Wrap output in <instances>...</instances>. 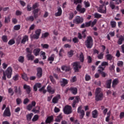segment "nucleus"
Instances as JSON below:
<instances>
[{
  "mask_svg": "<svg viewBox=\"0 0 124 124\" xmlns=\"http://www.w3.org/2000/svg\"><path fill=\"white\" fill-rule=\"evenodd\" d=\"M1 71L3 73L2 80H4V81L6 80V76L7 78H8L9 79H10V78H11L13 71L12 67H8L5 72L4 71V70H1Z\"/></svg>",
  "mask_w": 124,
  "mask_h": 124,
  "instance_id": "f257e3e1",
  "label": "nucleus"
},
{
  "mask_svg": "<svg viewBox=\"0 0 124 124\" xmlns=\"http://www.w3.org/2000/svg\"><path fill=\"white\" fill-rule=\"evenodd\" d=\"M95 95L96 101H100L103 99V93L101 92V89L99 88L96 89Z\"/></svg>",
  "mask_w": 124,
  "mask_h": 124,
  "instance_id": "f03ea898",
  "label": "nucleus"
},
{
  "mask_svg": "<svg viewBox=\"0 0 124 124\" xmlns=\"http://www.w3.org/2000/svg\"><path fill=\"white\" fill-rule=\"evenodd\" d=\"M97 23V20L96 19H94L93 21L92 22V21H89L88 22H85V23H83L80 26V29H84V28H89V27H91V28H93L94 25Z\"/></svg>",
  "mask_w": 124,
  "mask_h": 124,
  "instance_id": "7ed1b4c3",
  "label": "nucleus"
},
{
  "mask_svg": "<svg viewBox=\"0 0 124 124\" xmlns=\"http://www.w3.org/2000/svg\"><path fill=\"white\" fill-rule=\"evenodd\" d=\"M85 44L87 48H88L89 49H91L93 47V40L92 36H89L87 37L86 41L85 42Z\"/></svg>",
  "mask_w": 124,
  "mask_h": 124,
  "instance_id": "20e7f679",
  "label": "nucleus"
},
{
  "mask_svg": "<svg viewBox=\"0 0 124 124\" xmlns=\"http://www.w3.org/2000/svg\"><path fill=\"white\" fill-rule=\"evenodd\" d=\"M72 65H73L75 72H79V69H81V68H82V66L80 65V62H73L72 63Z\"/></svg>",
  "mask_w": 124,
  "mask_h": 124,
  "instance_id": "39448f33",
  "label": "nucleus"
},
{
  "mask_svg": "<svg viewBox=\"0 0 124 124\" xmlns=\"http://www.w3.org/2000/svg\"><path fill=\"white\" fill-rule=\"evenodd\" d=\"M84 22V18L83 17H81L79 16H77L73 20L74 24L79 25V24H82Z\"/></svg>",
  "mask_w": 124,
  "mask_h": 124,
  "instance_id": "423d86ee",
  "label": "nucleus"
},
{
  "mask_svg": "<svg viewBox=\"0 0 124 124\" xmlns=\"http://www.w3.org/2000/svg\"><path fill=\"white\" fill-rule=\"evenodd\" d=\"M26 50L27 53H28L27 55V58L28 61H33V60H34V56L31 55L32 52L31 51V50H30V48H26Z\"/></svg>",
  "mask_w": 124,
  "mask_h": 124,
  "instance_id": "0eeeda50",
  "label": "nucleus"
},
{
  "mask_svg": "<svg viewBox=\"0 0 124 124\" xmlns=\"http://www.w3.org/2000/svg\"><path fill=\"white\" fill-rule=\"evenodd\" d=\"M106 6L104 4L100 5L99 7L97 9L98 12L102 13L103 14H106Z\"/></svg>",
  "mask_w": 124,
  "mask_h": 124,
  "instance_id": "6e6552de",
  "label": "nucleus"
},
{
  "mask_svg": "<svg viewBox=\"0 0 124 124\" xmlns=\"http://www.w3.org/2000/svg\"><path fill=\"white\" fill-rule=\"evenodd\" d=\"M72 108L70 106H66L63 108V112L66 115H69L72 113Z\"/></svg>",
  "mask_w": 124,
  "mask_h": 124,
  "instance_id": "1a4fd4ad",
  "label": "nucleus"
},
{
  "mask_svg": "<svg viewBox=\"0 0 124 124\" xmlns=\"http://www.w3.org/2000/svg\"><path fill=\"white\" fill-rule=\"evenodd\" d=\"M35 33L32 35L31 38L33 39H38L39 36H40V34L41 33V29H37L35 31Z\"/></svg>",
  "mask_w": 124,
  "mask_h": 124,
  "instance_id": "9d476101",
  "label": "nucleus"
},
{
  "mask_svg": "<svg viewBox=\"0 0 124 124\" xmlns=\"http://www.w3.org/2000/svg\"><path fill=\"white\" fill-rule=\"evenodd\" d=\"M109 63L107 62L103 61L101 65H99L98 68V69H101V70H105V67L108 66Z\"/></svg>",
  "mask_w": 124,
  "mask_h": 124,
  "instance_id": "9b49d317",
  "label": "nucleus"
},
{
  "mask_svg": "<svg viewBox=\"0 0 124 124\" xmlns=\"http://www.w3.org/2000/svg\"><path fill=\"white\" fill-rule=\"evenodd\" d=\"M76 10L82 14H84L86 12V9L85 8H82V5L80 4L77 5Z\"/></svg>",
  "mask_w": 124,
  "mask_h": 124,
  "instance_id": "f8f14e48",
  "label": "nucleus"
},
{
  "mask_svg": "<svg viewBox=\"0 0 124 124\" xmlns=\"http://www.w3.org/2000/svg\"><path fill=\"white\" fill-rule=\"evenodd\" d=\"M23 89L26 91V93H27V94H30L31 92V87L30 85L24 84Z\"/></svg>",
  "mask_w": 124,
  "mask_h": 124,
  "instance_id": "ddd939ff",
  "label": "nucleus"
},
{
  "mask_svg": "<svg viewBox=\"0 0 124 124\" xmlns=\"http://www.w3.org/2000/svg\"><path fill=\"white\" fill-rule=\"evenodd\" d=\"M10 116H11L10 109L7 107L3 113V117H10Z\"/></svg>",
  "mask_w": 124,
  "mask_h": 124,
  "instance_id": "4468645a",
  "label": "nucleus"
},
{
  "mask_svg": "<svg viewBox=\"0 0 124 124\" xmlns=\"http://www.w3.org/2000/svg\"><path fill=\"white\" fill-rule=\"evenodd\" d=\"M46 90L50 94H54L55 93V89H53L52 88V87L50 85H48L46 88Z\"/></svg>",
  "mask_w": 124,
  "mask_h": 124,
  "instance_id": "2eb2a0df",
  "label": "nucleus"
},
{
  "mask_svg": "<svg viewBox=\"0 0 124 124\" xmlns=\"http://www.w3.org/2000/svg\"><path fill=\"white\" fill-rule=\"evenodd\" d=\"M58 12L55 14V17H60L62 14V10L61 7H58L57 8Z\"/></svg>",
  "mask_w": 124,
  "mask_h": 124,
  "instance_id": "dca6fc26",
  "label": "nucleus"
},
{
  "mask_svg": "<svg viewBox=\"0 0 124 124\" xmlns=\"http://www.w3.org/2000/svg\"><path fill=\"white\" fill-rule=\"evenodd\" d=\"M79 99H80V97H79V96H76L75 97V99L73 100V103L72 104V106L73 108H75L76 104L79 103Z\"/></svg>",
  "mask_w": 124,
  "mask_h": 124,
  "instance_id": "f3484780",
  "label": "nucleus"
},
{
  "mask_svg": "<svg viewBox=\"0 0 124 124\" xmlns=\"http://www.w3.org/2000/svg\"><path fill=\"white\" fill-rule=\"evenodd\" d=\"M59 99H61V95L57 94L56 96L53 98L52 103H54V104H56V103H58V102H59Z\"/></svg>",
  "mask_w": 124,
  "mask_h": 124,
  "instance_id": "a211bd4d",
  "label": "nucleus"
},
{
  "mask_svg": "<svg viewBox=\"0 0 124 124\" xmlns=\"http://www.w3.org/2000/svg\"><path fill=\"white\" fill-rule=\"evenodd\" d=\"M69 91L71 92L74 95L77 94V93H78V89H77V88L76 87H71L69 89Z\"/></svg>",
  "mask_w": 124,
  "mask_h": 124,
  "instance_id": "6ab92c4d",
  "label": "nucleus"
},
{
  "mask_svg": "<svg viewBox=\"0 0 124 124\" xmlns=\"http://www.w3.org/2000/svg\"><path fill=\"white\" fill-rule=\"evenodd\" d=\"M55 54H52L48 58L47 61L49 62V63H50V64H52L53 62L55 61Z\"/></svg>",
  "mask_w": 124,
  "mask_h": 124,
  "instance_id": "aec40b11",
  "label": "nucleus"
},
{
  "mask_svg": "<svg viewBox=\"0 0 124 124\" xmlns=\"http://www.w3.org/2000/svg\"><path fill=\"white\" fill-rule=\"evenodd\" d=\"M37 76V78L39 79V78H41L42 77V68H38L37 69V73L36 74Z\"/></svg>",
  "mask_w": 124,
  "mask_h": 124,
  "instance_id": "412c9836",
  "label": "nucleus"
},
{
  "mask_svg": "<svg viewBox=\"0 0 124 124\" xmlns=\"http://www.w3.org/2000/svg\"><path fill=\"white\" fill-rule=\"evenodd\" d=\"M54 121V117L53 116H48L46 120V124H51Z\"/></svg>",
  "mask_w": 124,
  "mask_h": 124,
  "instance_id": "4be33fe9",
  "label": "nucleus"
},
{
  "mask_svg": "<svg viewBox=\"0 0 124 124\" xmlns=\"http://www.w3.org/2000/svg\"><path fill=\"white\" fill-rule=\"evenodd\" d=\"M27 41H29V36L26 35L23 37L21 43L22 44H26Z\"/></svg>",
  "mask_w": 124,
  "mask_h": 124,
  "instance_id": "5701e85b",
  "label": "nucleus"
},
{
  "mask_svg": "<svg viewBox=\"0 0 124 124\" xmlns=\"http://www.w3.org/2000/svg\"><path fill=\"white\" fill-rule=\"evenodd\" d=\"M92 117L93 119H96L98 117V111L95 109L92 111Z\"/></svg>",
  "mask_w": 124,
  "mask_h": 124,
  "instance_id": "b1692460",
  "label": "nucleus"
},
{
  "mask_svg": "<svg viewBox=\"0 0 124 124\" xmlns=\"http://www.w3.org/2000/svg\"><path fill=\"white\" fill-rule=\"evenodd\" d=\"M124 36H123V35H120L119 37V39L118 41V44L119 45H122V44H123V42H124Z\"/></svg>",
  "mask_w": 124,
  "mask_h": 124,
  "instance_id": "393cba45",
  "label": "nucleus"
},
{
  "mask_svg": "<svg viewBox=\"0 0 124 124\" xmlns=\"http://www.w3.org/2000/svg\"><path fill=\"white\" fill-rule=\"evenodd\" d=\"M33 53L35 56V57H37V56H39V53H40V48H35L33 50Z\"/></svg>",
  "mask_w": 124,
  "mask_h": 124,
  "instance_id": "a878e982",
  "label": "nucleus"
},
{
  "mask_svg": "<svg viewBox=\"0 0 124 124\" xmlns=\"http://www.w3.org/2000/svg\"><path fill=\"white\" fill-rule=\"evenodd\" d=\"M112 83V79H110L106 81V88L107 89H111V84Z\"/></svg>",
  "mask_w": 124,
  "mask_h": 124,
  "instance_id": "bb28decb",
  "label": "nucleus"
},
{
  "mask_svg": "<svg viewBox=\"0 0 124 124\" xmlns=\"http://www.w3.org/2000/svg\"><path fill=\"white\" fill-rule=\"evenodd\" d=\"M62 87H64L65 85H67L68 84V81L67 79L62 78V81H61Z\"/></svg>",
  "mask_w": 124,
  "mask_h": 124,
  "instance_id": "cd10ccee",
  "label": "nucleus"
},
{
  "mask_svg": "<svg viewBox=\"0 0 124 124\" xmlns=\"http://www.w3.org/2000/svg\"><path fill=\"white\" fill-rule=\"evenodd\" d=\"M119 83V79L118 78H116L115 79L112 81V88H115V87Z\"/></svg>",
  "mask_w": 124,
  "mask_h": 124,
  "instance_id": "c85d7f7f",
  "label": "nucleus"
},
{
  "mask_svg": "<svg viewBox=\"0 0 124 124\" xmlns=\"http://www.w3.org/2000/svg\"><path fill=\"white\" fill-rule=\"evenodd\" d=\"M33 116V113H31L27 114L26 116L27 121H28V122H30V121H31V119Z\"/></svg>",
  "mask_w": 124,
  "mask_h": 124,
  "instance_id": "c756f323",
  "label": "nucleus"
},
{
  "mask_svg": "<svg viewBox=\"0 0 124 124\" xmlns=\"http://www.w3.org/2000/svg\"><path fill=\"white\" fill-rule=\"evenodd\" d=\"M37 88H41V83H36L33 86V90L34 92H37Z\"/></svg>",
  "mask_w": 124,
  "mask_h": 124,
  "instance_id": "7c9ffc66",
  "label": "nucleus"
},
{
  "mask_svg": "<svg viewBox=\"0 0 124 124\" xmlns=\"http://www.w3.org/2000/svg\"><path fill=\"white\" fill-rule=\"evenodd\" d=\"M79 61L81 62H84V61H85L84 54L82 52H81L79 55Z\"/></svg>",
  "mask_w": 124,
  "mask_h": 124,
  "instance_id": "2f4dec72",
  "label": "nucleus"
},
{
  "mask_svg": "<svg viewBox=\"0 0 124 124\" xmlns=\"http://www.w3.org/2000/svg\"><path fill=\"white\" fill-rule=\"evenodd\" d=\"M62 114H60L56 118L55 122H57V123H61V121L62 120Z\"/></svg>",
  "mask_w": 124,
  "mask_h": 124,
  "instance_id": "473e14b6",
  "label": "nucleus"
},
{
  "mask_svg": "<svg viewBox=\"0 0 124 124\" xmlns=\"http://www.w3.org/2000/svg\"><path fill=\"white\" fill-rule=\"evenodd\" d=\"M62 69L63 71H65L66 72H68V71H70V67H69V66H62Z\"/></svg>",
  "mask_w": 124,
  "mask_h": 124,
  "instance_id": "72a5a7b5",
  "label": "nucleus"
},
{
  "mask_svg": "<svg viewBox=\"0 0 124 124\" xmlns=\"http://www.w3.org/2000/svg\"><path fill=\"white\" fill-rule=\"evenodd\" d=\"M26 21H31V22H33L34 21V17L32 16H31L29 17H27L25 18Z\"/></svg>",
  "mask_w": 124,
  "mask_h": 124,
  "instance_id": "f704fd0d",
  "label": "nucleus"
},
{
  "mask_svg": "<svg viewBox=\"0 0 124 124\" xmlns=\"http://www.w3.org/2000/svg\"><path fill=\"white\" fill-rule=\"evenodd\" d=\"M18 61L21 63H23L25 62V57L24 56H20L18 59Z\"/></svg>",
  "mask_w": 124,
  "mask_h": 124,
  "instance_id": "c9c22d12",
  "label": "nucleus"
},
{
  "mask_svg": "<svg viewBox=\"0 0 124 124\" xmlns=\"http://www.w3.org/2000/svg\"><path fill=\"white\" fill-rule=\"evenodd\" d=\"M106 58L108 61H112L113 56H112V54H108L106 55Z\"/></svg>",
  "mask_w": 124,
  "mask_h": 124,
  "instance_id": "e433bc0d",
  "label": "nucleus"
},
{
  "mask_svg": "<svg viewBox=\"0 0 124 124\" xmlns=\"http://www.w3.org/2000/svg\"><path fill=\"white\" fill-rule=\"evenodd\" d=\"M22 79L25 80V81H29V78L28 77V76L27 75V74L25 73H24L22 75Z\"/></svg>",
  "mask_w": 124,
  "mask_h": 124,
  "instance_id": "4c0bfd02",
  "label": "nucleus"
},
{
  "mask_svg": "<svg viewBox=\"0 0 124 124\" xmlns=\"http://www.w3.org/2000/svg\"><path fill=\"white\" fill-rule=\"evenodd\" d=\"M87 60L88 63H92L93 62V58L91 56H87Z\"/></svg>",
  "mask_w": 124,
  "mask_h": 124,
  "instance_id": "58836bf2",
  "label": "nucleus"
},
{
  "mask_svg": "<svg viewBox=\"0 0 124 124\" xmlns=\"http://www.w3.org/2000/svg\"><path fill=\"white\" fill-rule=\"evenodd\" d=\"M103 71L104 70H101V69H98V72L101 74L102 77H106V74L105 72H103Z\"/></svg>",
  "mask_w": 124,
  "mask_h": 124,
  "instance_id": "ea45409f",
  "label": "nucleus"
},
{
  "mask_svg": "<svg viewBox=\"0 0 124 124\" xmlns=\"http://www.w3.org/2000/svg\"><path fill=\"white\" fill-rule=\"evenodd\" d=\"M1 39L3 42H5V43L8 41V39L7 38V36L6 35H3L1 37Z\"/></svg>",
  "mask_w": 124,
  "mask_h": 124,
  "instance_id": "a19ab883",
  "label": "nucleus"
},
{
  "mask_svg": "<svg viewBox=\"0 0 124 124\" xmlns=\"http://www.w3.org/2000/svg\"><path fill=\"white\" fill-rule=\"evenodd\" d=\"M4 23L5 24H8L10 23V16H8L7 17H5Z\"/></svg>",
  "mask_w": 124,
  "mask_h": 124,
  "instance_id": "79ce46f5",
  "label": "nucleus"
},
{
  "mask_svg": "<svg viewBox=\"0 0 124 124\" xmlns=\"http://www.w3.org/2000/svg\"><path fill=\"white\" fill-rule=\"evenodd\" d=\"M8 44L11 46L14 45V44H15V40L14 39L10 40L8 43Z\"/></svg>",
  "mask_w": 124,
  "mask_h": 124,
  "instance_id": "37998d69",
  "label": "nucleus"
},
{
  "mask_svg": "<svg viewBox=\"0 0 124 124\" xmlns=\"http://www.w3.org/2000/svg\"><path fill=\"white\" fill-rule=\"evenodd\" d=\"M41 56L43 57V60H46L47 59V57H46V53L45 52L41 51Z\"/></svg>",
  "mask_w": 124,
  "mask_h": 124,
  "instance_id": "c03bdc74",
  "label": "nucleus"
},
{
  "mask_svg": "<svg viewBox=\"0 0 124 124\" xmlns=\"http://www.w3.org/2000/svg\"><path fill=\"white\" fill-rule=\"evenodd\" d=\"M73 55H74V51H73V50H71L69 52H68V56L69 58H71V57H72Z\"/></svg>",
  "mask_w": 124,
  "mask_h": 124,
  "instance_id": "a18cd8bd",
  "label": "nucleus"
},
{
  "mask_svg": "<svg viewBox=\"0 0 124 124\" xmlns=\"http://www.w3.org/2000/svg\"><path fill=\"white\" fill-rule=\"evenodd\" d=\"M8 92L9 93H10L11 96H12L14 95V91H13V89L10 88L8 89Z\"/></svg>",
  "mask_w": 124,
  "mask_h": 124,
  "instance_id": "49530a36",
  "label": "nucleus"
},
{
  "mask_svg": "<svg viewBox=\"0 0 124 124\" xmlns=\"http://www.w3.org/2000/svg\"><path fill=\"white\" fill-rule=\"evenodd\" d=\"M78 114H80V120H82L84 118V116H85V111L84 110H82L81 112L78 113Z\"/></svg>",
  "mask_w": 124,
  "mask_h": 124,
  "instance_id": "de8ad7c7",
  "label": "nucleus"
},
{
  "mask_svg": "<svg viewBox=\"0 0 124 124\" xmlns=\"http://www.w3.org/2000/svg\"><path fill=\"white\" fill-rule=\"evenodd\" d=\"M49 78H50V80L51 83H52V84L55 85V84H56V80L54 78V77H53L52 76H50Z\"/></svg>",
  "mask_w": 124,
  "mask_h": 124,
  "instance_id": "09e8293b",
  "label": "nucleus"
},
{
  "mask_svg": "<svg viewBox=\"0 0 124 124\" xmlns=\"http://www.w3.org/2000/svg\"><path fill=\"white\" fill-rule=\"evenodd\" d=\"M49 33L48 32H46L42 34V38H46V37H48L49 36Z\"/></svg>",
  "mask_w": 124,
  "mask_h": 124,
  "instance_id": "8fccbe9b",
  "label": "nucleus"
},
{
  "mask_svg": "<svg viewBox=\"0 0 124 124\" xmlns=\"http://www.w3.org/2000/svg\"><path fill=\"white\" fill-rule=\"evenodd\" d=\"M102 16V15H101V14H99L98 13H95L94 14V18H97V19H99V18H101Z\"/></svg>",
  "mask_w": 124,
  "mask_h": 124,
  "instance_id": "3c124183",
  "label": "nucleus"
},
{
  "mask_svg": "<svg viewBox=\"0 0 124 124\" xmlns=\"http://www.w3.org/2000/svg\"><path fill=\"white\" fill-rule=\"evenodd\" d=\"M110 25L111 28H116L117 26V23L114 21H110Z\"/></svg>",
  "mask_w": 124,
  "mask_h": 124,
  "instance_id": "603ef678",
  "label": "nucleus"
},
{
  "mask_svg": "<svg viewBox=\"0 0 124 124\" xmlns=\"http://www.w3.org/2000/svg\"><path fill=\"white\" fill-rule=\"evenodd\" d=\"M20 29H21L20 25H15L14 27V30H15V31H19V30H20Z\"/></svg>",
  "mask_w": 124,
  "mask_h": 124,
  "instance_id": "864d4df0",
  "label": "nucleus"
},
{
  "mask_svg": "<svg viewBox=\"0 0 124 124\" xmlns=\"http://www.w3.org/2000/svg\"><path fill=\"white\" fill-rule=\"evenodd\" d=\"M39 118V117L38 116V115H35L33 117L32 121V122H36V121L38 120V119Z\"/></svg>",
  "mask_w": 124,
  "mask_h": 124,
  "instance_id": "5fc2aeb1",
  "label": "nucleus"
},
{
  "mask_svg": "<svg viewBox=\"0 0 124 124\" xmlns=\"http://www.w3.org/2000/svg\"><path fill=\"white\" fill-rule=\"evenodd\" d=\"M103 56H104V54H103V52H101L100 53L98 56L97 58L98 60H102L103 59Z\"/></svg>",
  "mask_w": 124,
  "mask_h": 124,
  "instance_id": "6e6d98bb",
  "label": "nucleus"
},
{
  "mask_svg": "<svg viewBox=\"0 0 124 124\" xmlns=\"http://www.w3.org/2000/svg\"><path fill=\"white\" fill-rule=\"evenodd\" d=\"M74 18V13H70L69 14V20H72Z\"/></svg>",
  "mask_w": 124,
  "mask_h": 124,
  "instance_id": "4d7b16f0",
  "label": "nucleus"
},
{
  "mask_svg": "<svg viewBox=\"0 0 124 124\" xmlns=\"http://www.w3.org/2000/svg\"><path fill=\"white\" fill-rule=\"evenodd\" d=\"M13 79L14 81H17V80H19V75L16 74L15 75L13 78Z\"/></svg>",
  "mask_w": 124,
  "mask_h": 124,
  "instance_id": "13d9d810",
  "label": "nucleus"
},
{
  "mask_svg": "<svg viewBox=\"0 0 124 124\" xmlns=\"http://www.w3.org/2000/svg\"><path fill=\"white\" fill-rule=\"evenodd\" d=\"M38 109H36L35 108H34L32 110V111H33L34 113H35V114H36V113H38L40 112L39 109H40V107H38Z\"/></svg>",
  "mask_w": 124,
  "mask_h": 124,
  "instance_id": "bf43d9fd",
  "label": "nucleus"
},
{
  "mask_svg": "<svg viewBox=\"0 0 124 124\" xmlns=\"http://www.w3.org/2000/svg\"><path fill=\"white\" fill-rule=\"evenodd\" d=\"M112 1H115L116 5H119L120 3H122V0H112Z\"/></svg>",
  "mask_w": 124,
  "mask_h": 124,
  "instance_id": "052dcab7",
  "label": "nucleus"
},
{
  "mask_svg": "<svg viewBox=\"0 0 124 124\" xmlns=\"http://www.w3.org/2000/svg\"><path fill=\"white\" fill-rule=\"evenodd\" d=\"M16 104L17 105H20L21 103H22V100L20 98H17L16 100Z\"/></svg>",
  "mask_w": 124,
  "mask_h": 124,
  "instance_id": "680f3d73",
  "label": "nucleus"
},
{
  "mask_svg": "<svg viewBox=\"0 0 124 124\" xmlns=\"http://www.w3.org/2000/svg\"><path fill=\"white\" fill-rule=\"evenodd\" d=\"M77 81V78H76V76H74L70 79V82L71 83H74V82H76Z\"/></svg>",
  "mask_w": 124,
  "mask_h": 124,
  "instance_id": "e2e57ef3",
  "label": "nucleus"
},
{
  "mask_svg": "<svg viewBox=\"0 0 124 124\" xmlns=\"http://www.w3.org/2000/svg\"><path fill=\"white\" fill-rule=\"evenodd\" d=\"M32 107H33L31 104H29L27 107V109L28 111H31L32 109Z\"/></svg>",
  "mask_w": 124,
  "mask_h": 124,
  "instance_id": "0e129e2a",
  "label": "nucleus"
},
{
  "mask_svg": "<svg viewBox=\"0 0 124 124\" xmlns=\"http://www.w3.org/2000/svg\"><path fill=\"white\" fill-rule=\"evenodd\" d=\"M84 4L85 6V7H90V6H91V4H90V2H89L88 1H84Z\"/></svg>",
  "mask_w": 124,
  "mask_h": 124,
  "instance_id": "69168bd1",
  "label": "nucleus"
},
{
  "mask_svg": "<svg viewBox=\"0 0 124 124\" xmlns=\"http://www.w3.org/2000/svg\"><path fill=\"white\" fill-rule=\"evenodd\" d=\"M91 76H90V75L86 74L85 76V80L86 81H90V80H91Z\"/></svg>",
  "mask_w": 124,
  "mask_h": 124,
  "instance_id": "338daca9",
  "label": "nucleus"
},
{
  "mask_svg": "<svg viewBox=\"0 0 124 124\" xmlns=\"http://www.w3.org/2000/svg\"><path fill=\"white\" fill-rule=\"evenodd\" d=\"M118 66L122 67L124 65V62L123 61H119L117 63Z\"/></svg>",
  "mask_w": 124,
  "mask_h": 124,
  "instance_id": "774afa93",
  "label": "nucleus"
}]
</instances>
